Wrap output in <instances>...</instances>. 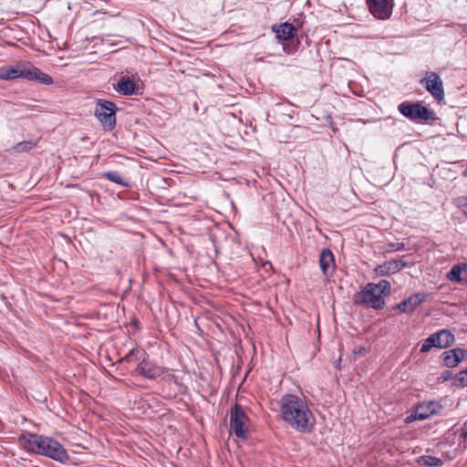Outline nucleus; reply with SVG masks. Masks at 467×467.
<instances>
[{
  "label": "nucleus",
  "instance_id": "2",
  "mask_svg": "<svg viewBox=\"0 0 467 467\" xmlns=\"http://www.w3.org/2000/svg\"><path fill=\"white\" fill-rule=\"evenodd\" d=\"M19 442L26 451L44 455L58 462L66 463L68 460L65 448L51 437L27 432L19 436Z\"/></svg>",
  "mask_w": 467,
  "mask_h": 467
},
{
  "label": "nucleus",
  "instance_id": "12",
  "mask_svg": "<svg viewBox=\"0 0 467 467\" xmlns=\"http://www.w3.org/2000/svg\"><path fill=\"white\" fill-rule=\"evenodd\" d=\"M441 408L436 401L422 402L416 407L413 416L417 420H425L431 415L438 414Z\"/></svg>",
  "mask_w": 467,
  "mask_h": 467
},
{
  "label": "nucleus",
  "instance_id": "13",
  "mask_svg": "<svg viewBox=\"0 0 467 467\" xmlns=\"http://www.w3.org/2000/svg\"><path fill=\"white\" fill-rule=\"evenodd\" d=\"M26 63L20 62L16 66L1 67L0 80H13L16 78H24L26 71Z\"/></svg>",
  "mask_w": 467,
  "mask_h": 467
},
{
  "label": "nucleus",
  "instance_id": "10",
  "mask_svg": "<svg viewBox=\"0 0 467 467\" xmlns=\"http://www.w3.org/2000/svg\"><path fill=\"white\" fill-rule=\"evenodd\" d=\"M24 79L29 81H36L44 85H50L53 83V78L41 71L38 67H35L29 62L26 63V71Z\"/></svg>",
  "mask_w": 467,
  "mask_h": 467
},
{
  "label": "nucleus",
  "instance_id": "18",
  "mask_svg": "<svg viewBox=\"0 0 467 467\" xmlns=\"http://www.w3.org/2000/svg\"><path fill=\"white\" fill-rule=\"evenodd\" d=\"M135 370L138 374L149 379H155L162 374V370L159 367L153 366L144 360L137 366Z\"/></svg>",
  "mask_w": 467,
  "mask_h": 467
},
{
  "label": "nucleus",
  "instance_id": "32",
  "mask_svg": "<svg viewBox=\"0 0 467 467\" xmlns=\"http://www.w3.org/2000/svg\"><path fill=\"white\" fill-rule=\"evenodd\" d=\"M395 261L399 265V271H400L403 267H406L409 265L408 262L403 261L402 259H396Z\"/></svg>",
  "mask_w": 467,
  "mask_h": 467
},
{
  "label": "nucleus",
  "instance_id": "9",
  "mask_svg": "<svg viewBox=\"0 0 467 467\" xmlns=\"http://www.w3.org/2000/svg\"><path fill=\"white\" fill-rule=\"evenodd\" d=\"M369 12L379 19H387L391 15L392 6L389 0H367Z\"/></svg>",
  "mask_w": 467,
  "mask_h": 467
},
{
  "label": "nucleus",
  "instance_id": "28",
  "mask_svg": "<svg viewBox=\"0 0 467 467\" xmlns=\"http://www.w3.org/2000/svg\"><path fill=\"white\" fill-rule=\"evenodd\" d=\"M453 373L451 370L446 369L441 373L440 379H441L442 382L448 381L450 379L453 381Z\"/></svg>",
  "mask_w": 467,
  "mask_h": 467
},
{
  "label": "nucleus",
  "instance_id": "16",
  "mask_svg": "<svg viewBox=\"0 0 467 467\" xmlns=\"http://www.w3.org/2000/svg\"><path fill=\"white\" fill-rule=\"evenodd\" d=\"M272 29L275 33L276 38L283 41L293 39L296 33V28L288 22L275 25Z\"/></svg>",
  "mask_w": 467,
  "mask_h": 467
},
{
  "label": "nucleus",
  "instance_id": "21",
  "mask_svg": "<svg viewBox=\"0 0 467 467\" xmlns=\"http://www.w3.org/2000/svg\"><path fill=\"white\" fill-rule=\"evenodd\" d=\"M103 177L107 178L109 181L117 183L123 187H130V182L128 180L124 179L119 171H109L103 173Z\"/></svg>",
  "mask_w": 467,
  "mask_h": 467
},
{
  "label": "nucleus",
  "instance_id": "26",
  "mask_svg": "<svg viewBox=\"0 0 467 467\" xmlns=\"http://www.w3.org/2000/svg\"><path fill=\"white\" fill-rule=\"evenodd\" d=\"M143 353L140 350L133 348V349L130 350L129 353L120 359V361H125L128 363L134 362V361L140 360V356Z\"/></svg>",
  "mask_w": 467,
  "mask_h": 467
},
{
  "label": "nucleus",
  "instance_id": "14",
  "mask_svg": "<svg viewBox=\"0 0 467 467\" xmlns=\"http://www.w3.org/2000/svg\"><path fill=\"white\" fill-rule=\"evenodd\" d=\"M466 355V350L456 348L453 349H450L447 351H444L441 358L443 361V364L447 368H454L456 367L462 360L464 359Z\"/></svg>",
  "mask_w": 467,
  "mask_h": 467
},
{
  "label": "nucleus",
  "instance_id": "24",
  "mask_svg": "<svg viewBox=\"0 0 467 467\" xmlns=\"http://www.w3.org/2000/svg\"><path fill=\"white\" fill-rule=\"evenodd\" d=\"M372 286L378 290V293L382 296H387L390 293V283L388 280L382 279L378 284L371 283Z\"/></svg>",
  "mask_w": 467,
  "mask_h": 467
},
{
  "label": "nucleus",
  "instance_id": "27",
  "mask_svg": "<svg viewBox=\"0 0 467 467\" xmlns=\"http://www.w3.org/2000/svg\"><path fill=\"white\" fill-rule=\"evenodd\" d=\"M405 247L403 243H389L386 245V252L390 253L394 251H401Z\"/></svg>",
  "mask_w": 467,
  "mask_h": 467
},
{
  "label": "nucleus",
  "instance_id": "6",
  "mask_svg": "<svg viewBox=\"0 0 467 467\" xmlns=\"http://www.w3.org/2000/svg\"><path fill=\"white\" fill-rule=\"evenodd\" d=\"M454 342V335L447 329H441L429 336L422 343L420 352L425 353L432 348H446Z\"/></svg>",
  "mask_w": 467,
  "mask_h": 467
},
{
  "label": "nucleus",
  "instance_id": "7",
  "mask_svg": "<svg viewBox=\"0 0 467 467\" xmlns=\"http://www.w3.org/2000/svg\"><path fill=\"white\" fill-rule=\"evenodd\" d=\"M248 421L243 407L236 403L231 410L230 417V428L234 431L236 437L245 438L246 429L244 428L245 423Z\"/></svg>",
  "mask_w": 467,
  "mask_h": 467
},
{
  "label": "nucleus",
  "instance_id": "11",
  "mask_svg": "<svg viewBox=\"0 0 467 467\" xmlns=\"http://www.w3.org/2000/svg\"><path fill=\"white\" fill-rule=\"evenodd\" d=\"M428 295L426 293H415L396 306V308L403 313H412L417 306L421 305Z\"/></svg>",
  "mask_w": 467,
  "mask_h": 467
},
{
  "label": "nucleus",
  "instance_id": "1",
  "mask_svg": "<svg viewBox=\"0 0 467 467\" xmlns=\"http://www.w3.org/2000/svg\"><path fill=\"white\" fill-rule=\"evenodd\" d=\"M280 412L283 420L293 430L310 433L315 426V417L307 403L295 394H285L280 400Z\"/></svg>",
  "mask_w": 467,
  "mask_h": 467
},
{
  "label": "nucleus",
  "instance_id": "29",
  "mask_svg": "<svg viewBox=\"0 0 467 467\" xmlns=\"http://www.w3.org/2000/svg\"><path fill=\"white\" fill-rule=\"evenodd\" d=\"M456 204L458 207L467 211V196H462L457 198Z\"/></svg>",
  "mask_w": 467,
  "mask_h": 467
},
{
  "label": "nucleus",
  "instance_id": "15",
  "mask_svg": "<svg viewBox=\"0 0 467 467\" xmlns=\"http://www.w3.org/2000/svg\"><path fill=\"white\" fill-rule=\"evenodd\" d=\"M446 278L451 282L467 284V264L454 265L447 273Z\"/></svg>",
  "mask_w": 467,
  "mask_h": 467
},
{
  "label": "nucleus",
  "instance_id": "33",
  "mask_svg": "<svg viewBox=\"0 0 467 467\" xmlns=\"http://www.w3.org/2000/svg\"><path fill=\"white\" fill-rule=\"evenodd\" d=\"M463 176L467 177V169L463 171Z\"/></svg>",
  "mask_w": 467,
  "mask_h": 467
},
{
  "label": "nucleus",
  "instance_id": "4",
  "mask_svg": "<svg viewBox=\"0 0 467 467\" xmlns=\"http://www.w3.org/2000/svg\"><path fill=\"white\" fill-rule=\"evenodd\" d=\"M118 108L112 101L99 99L96 103L95 117L106 130H112L116 126V111Z\"/></svg>",
  "mask_w": 467,
  "mask_h": 467
},
{
  "label": "nucleus",
  "instance_id": "17",
  "mask_svg": "<svg viewBox=\"0 0 467 467\" xmlns=\"http://www.w3.org/2000/svg\"><path fill=\"white\" fill-rule=\"evenodd\" d=\"M319 265L325 275L331 274L335 268L334 254L328 248H324L319 255Z\"/></svg>",
  "mask_w": 467,
  "mask_h": 467
},
{
  "label": "nucleus",
  "instance_id": "30",
  "mask_svg": "<svg viewBox=\"0 0 467 467\" xmlns=\"http://www.w3.org/2000/svg\"><path fill=\"white\" fill-rule=\"evenodd\" d=\"M298 45H299V40H296V43L293 44V45L286 44L284 46V50L289 54L293 53L294 51L296 50V47Z\"/></svg>",
  "mask_w": 467,
  "mask_h": 467
},
{
  "label": "nucleus",
  "instance_id": "3",
  "mask_svg": "<svg viewBox=\"0 0 467 467\" xmlns=\"http://www.w3.org/2000/svg\"><path fill=\"white\" fill-rule=\"evenodd\" d=\"M398 110L400 114L412 121H429L436 119L434 111L421 105L420 102L404 101L398 106Z\"/></svg>",
  "mask_w": 467,
  "mask_h": 467
},
{
  "label": "nucleus",
  "instance_id": "5",
  "mask_svg": "<svg viewBox=\"0 0 467 467\" xmlns=\"http://www.w3.org/2000/svg\"><path fill=\"white\" fill-rule=\"evenodd\" d=\"M354 304L372 307L374 309H382L385 306L383 296L378 293L371 283L366 285L358 293L354 296Z\"/></svg>",
  "mask_w": 467,
  "mask_h": 467
},
{
  "label": "nucleus",
  "instance_id": "25",
  "mask_svg": "<svg viewBox=\"0 0 467 467\" xmlns=\"http://www.w3.org/2000/svg\"><path fill=\"white\" fill-rule=\"evenodd\" d=\"M452 386L457 388L467 387V368L460 371L454 376Z\"/></svg>",
  "mask_w": 467,
  "mask_h": 467
},
{
  "label": "nucleus",
  "instance_id": "23",
  "mask_svg": "<svg viewBox=\"0 0 467 467\" xmlns=\"http://www.w3.org/2000/svg\"><path fill=\"white\" fill-rule=\"evenodd\" d=\"M418 462L420 465H424L427 467H436V466H440L442 464V462L441 459H439L437 457H433V456H429V455L421 456L419 459Z\"/></svg>",
  "mask_w": 467,
  "mask_h": 467
},
{
  "label": "nucleus",
  "instance_id": "19",
  "mask_svg": "<svg viewBox=\"0 0 467 467\" xmlns=\"http://www.w3.org/2000/svg\"><path fill=\"white\" fill-rule=\"evenodd\" d=\"M398 265L395 260H390L377 265L374 271L378 275L388 276L400 272Z\"/></svg>",
  "mask_w": 467,
  "mask_h": 467
},
{
  "label": "nucleus",
  "instance_id": "31",
  "mask_svg": "<svg viewBox=\"0 0 467 467\" xmlns=\"http://www.w3.org/2000/svg\"><path fill=\"white\" fill-rule=\"evenodd\" d=\"M460 436L464 438V439H467V422H465L461 430H460Z\"/></svg>",
  "mask_w": 467,
  "mask_h": 467
},
{
  "label": "nucleus",
  "instance_id": "8",
  "mask_svg": "<svg viewBox=\"0 0 467 467\" xmlns=\"http://www.w3.org/2000/svg\"><path fill=\"white\" fill-rule=\"evenodd\" d=\"M427 91L438 101L444 99L443 83L441 77L435 72H427V77L420 80Z\"/></svg>",
  "mask_w": 467,
  "mask_h": 467
},
{
  "label": "nucleus",
  "instance_id": "22",
  "mask_svg": "<svg viewBox=\"0 0 467 467\" xmlns=\"http://www.w3.org/2000/svg\"><path fill=\"white\" fill-rule=\"evenodd\" d=\"M37 145V140H24L14 145L10 151L16 153L27 152Z\"/></svg>",
  "mask_w": 467,
  "mask_h": 467
},
{
  "label": "nucleus",
  "instance_id": "20",
  "mask_svg": "<svg viewBox=\"0 0 467 467\" xmlns=\"http://www.w3.org/2000/svg\"><path fill=\"white\" fill-rule=\"evenodd\" d=\"M136 85L129 78H121L118 82V90L123 95L129 96L135 94Z\"/></svg>",
  "mask_w": 467,
  "mask_h": 467
}]
</instances>
